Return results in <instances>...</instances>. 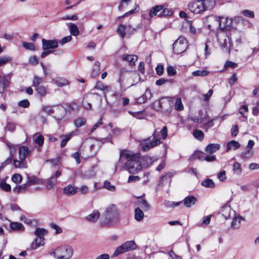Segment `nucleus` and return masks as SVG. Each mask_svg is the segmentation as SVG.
Instances as JSON below:
<instances>
[{
  "instance_id": "nucleus-48",
  "label": "nucleus",
  "mask_w": 259,
  "mask_h": 259,
  "mask_svg": "<svg viewBox=\"0 0 259 259\" xmlns=\"http://www.w3.org/2000/svg\"><path fill=\"white\" fill-rule=\"evenodd\" d=\"M12 61V58L9 56H2L0 57V66H3Z\"/></svg>"
},
{
  "instance_id": "nucleus-32",
  "label": "nucleus",
  "mask_w": 259,
  "mask_h": 259,
  "mask_svg": "<svg viewBox=\"0 0 259 259\" xmlns=\"http://www.w3.org/2000/svg\"><path fill=\"white\" fill-rule=\"evenodd\" d=\"M33 139L35 144L38 145L39 147L43 145L44 143V138L42 135H39L37 136L36 134L34 135Z\"/></svg>"
},
{
  "instance_id": "nucleus-57",
  "label": "nucleus",
  "mask_w": 259,
  "mask_h": 259,
  "mask_svg": "<svg viewBox=\"0 0 259 259\" xmlns=\"http://www.w3.org/2000/svg\"><path fill=\"white\" fill-rule=\"evenodd\" d=\"M131 1V0H121L118 7V10L122 11L124 7L128 5Z\"/></svg>"
},
{
  "instance_id": "nucleus-27",
  "label": "nucleus",
  "mask_w": 259,
  "mask_h": 259,
  "mask_svg": "<svg viewBox=\"0 0 259 259\" xmlns=\"http://www.w3.org/2000/svg\"><path fill=\"white\" fill-rule=\"evenodd\" d=\"M63 191L65 194L73 195L76 194L77 192V188H75L73 185H69L64 188Z\"/></svg>"
},
{
  "instance_id": "nucleus-44",
  "label": "nucleus",
  "mask_w": 259,
  "mask_h": 259,
  "mask_svg": "<svg viewBox=\"0 0 259 259\" xmlns=\"http://www.w3.org/2000/svg\"><path fill=\"white\" fill-rule=\"evenodd\" d=\"M208 74V72L205 70H198L192 72L194 76H205Z\"/></svg>"
},
{
  "instance_id": "nucleus-60",
  "label": "nucleus",
  "mask_w": 259,
  "mask_h": 259,
  "mask_svg": "<svg viewBox=\"0 0 259 259\" xmlns=\"http://www.w3.org/2000/svg\"><path fill=\"white\" fill-rule=\"evenodd\" d=\"M242 14L244 16L248 18H252L254 17V12L252 11L245 10L242 12Z\"/></svg>"
},
{
  "instance_id": "nucleus-17",
  "label": "nucleus",
  "mask_w": 259,
  "mask_h": 259,
  "mask_svg": "<svg viewBox=\"0 0 259 259\" xmlns=\"http://www.w3.org/2000/svg\"><path fill=\"white\" fill-rule=\"evenodd\" d=\"M10 77L8 76H0V92H3L10 82Z\"/></svg>"
},
{
  "instance_id": "nucleus-20",
  "label": "nucleus",
  "mask_w": 259,
  "mask_h": 259,
  "mask_svg": "<svg viewBox=\"0 0 259 259\" xmlns=\"http://www.w3.org/2000/svg\"><path fill=\"white\" fill-rule=\"evenodd\" d=\"M13 164L16 168H26L27 167L26 160L22 159V158H19V160L14 159Z\"/></svg>"
},
{
  "instance_id": "nucleus-7",
  "label": "nucleus",
  "mask_w": 259,
  "mask_h": 259,
  "mask_svg": "<svg viewBox=\"0 0 259 259\" xmlns=\"http://www.w3.org/2000/svg\"><path fill=\"white\" fill-rule=\"evenodd\" d=\"M136 243L133 241H127L116 248L112 254V257L117 256L120 254L135 250L137 248Z\"/></svg>"
},
{
  "instance_id": "nucleus-19",
  "label": "nucleus",
  "mask_w": 259,
  "mask_h": 259,
  "mask_svg": "<svg viewBox=\"0 0 259 259\" xmlns=\"http://www.w3.org/2000/svg\"><path fill=\"white\" fill-rule=\"evenodd\" d=\"M100 212L97 210H95L93 212L85 217V219L91 223H95L99 219Z\"/></svg>"
},
{
  "instance_id": "nucleus-4",
  "label": "nucleus",
  "mask_w": 259,
  "mask_h": 259,
  "mask_svg": "<svg viewBox=\"0 0 259 259\" xmlns=\"http://www.w3.org/2000/svg\"><path fill=\"white\" fill-rule=\"evenodd\" d=\"M105 223L109 226L116 225L119 221V212L114 204L109 205L104 212Z\"/></svg>"
},
{
  "instance_id": "nucleus-6",
  "label": "nucleus",
  "mask_w": 259,
  "mask_h": 259,
  "mask_svg": "<svg viewBox=\"0 0 259 259\" xmlns=\"http://www.w3.org/2000/svg\"><path fill=\"white\" fill-rule=\"evenodd\" d=\"M73 254V248L68 245H65L57 247L52 251L50 254L56 259H70Z\"/></svg>"
},
{
  "instance_id": "nucleus-62",
  "label": "nucleus",
  "mask_w": 259,
  "mask_h": 259,
  "mask_svg": "<svg viewBox=\"0 0 259 259\" xmlns=\"http://www.w3.org/2000/svg\"><path fill=\"white\" fill-rule=\"evenodd\" d=\"M30 103L28 100H23L22 101H20L18 103V105L20 107H23V108H27L29 106Z\"/></svg>"
},
{
  "instance_id": "nucleus-52",
  "label": "nucleus",
  "mask_w": 259,
  "mask_h": 259,
  "mask_svg": "<svg viewBox=\"0 0 259 259\" xmlns=\"http://www.w3.org/2000/svg\"><path fill=\"white\" fill-rule=\"evenodd\" d=\"M22 46L25 49L33 51L35 50V46L32 43H29L27 42H23Z\"/></svg>"
},
{
  "instance_id": "nucleus-54",
  "label": "nucleus",
  "mask_w": 259,
  "mask_h": 259,
  "mask_svg": "<svg viewBox=\"0 0 259 259\" xmlns=\"http://www.w3.org/2000/svg\"><path fill=\"white\" fill-rule=\"evenodd\" d=\"M42 109L45 113L49 115H51L55 113L54 109H53L52 107L50 106H43Z\"/></svg>"
},
{
  "instance_id": "nucleus-29",
  "label": "nucleus",
  "mask_w": 259,
  "mask_h": 259,
  "mask_svg": "<svg viewBox=\"0 0 259 259\" xmlns=\"http://www.w3.org/2000/svg\"><path fill=\"white\" fill-rule=\"evenodd\" d=\"M28 185L27 183L20 185V186H17L15 188H13V191L14 193H24L26 192Z\"/></svg>"
},
{
  "instance_id": "nucleus-59",
  "label": "nucleus",
  "mask_w": 259,
  "mask_h": 259,
  "mask_svg": "<svg viewBox=\"0 0 259 259\" xmlns=\"http://www.w3.org/2000/svg\"><path fill=\"white\" fill-rule=\"evenodd\" d=\"M69 110L71 111H77L79 109V106L75 102H72L68 105Z\"/></svg>"
},
{
  "instance_id": "nucleus-46",
  "label": "nucleus",
  "mask_w": 259,
  "mask_h": 259,
  "mask_svg": "<svg viewBox=\"0 0 259 259\" xmlns=\"http://www.w3.org/2000/svg\"><path fill=\"white\" fill-rule=\"evenodd\" d=\"M175 106V109L177 110H182L183 109V105L181 99L180 98H177L176 99Z\"/></svg>"
},
{
  "instance_id": "nucleus-55",
  "label": "nucleus",
  "mask_w": 259,
  "mask_h": 259,
  "mask_svg": "<svg viewBox=\"0 0 259 259\" xmlns=\"http://www.w3.org/2000/svg\"><path fill=\"white\" fill-rule=\"evenodd\" d=\"M22 178L21 175L18 174H14L12 177V181L15 183H18L21 182Z\"/></svg>"
},
{
  "instance_id": "nucleus-39",
  "label": "nucleus",
  "mask_w": 259,
  "mask_h": 259,
  "mask_svg": "<svg viewBox=\"0 0 259 259\" xmlns=\"http://www.w3.org/2000/svg\"><path fill=\"white\" fill-rule=\"evenodd\" d=\"M37 93L41 97L45 96L47 94V89L44 85L39 86L35 89Z\"/></svg>"
},
{
  "instance_id": "nucleus-53",
  "label": "nucleus",
  "mask_w": 259,
  "mask_h": 259,
  "mask_svg": "<svg viewBox=\"0 0 259 259\" xmlns=\"http://www.w3.org/2000/svg\"><path fill=\"white\" fill-rule=\"evenodd\" d=\"M104 187L110 191H114L115 190V187L112 185L110 182L107 181L104 182Z\"/></svg>"
},
{
  "instance_id": "nucleus-15",
  "label": "nucleus",
  "mask_w": 259,
  "mask_h": 259,
  "mask_svg": "<svg viewBox=\"0 0 259 259\" xmlns=\"http://www.w3.org/2000/svg\"><path fill=\"white\" fill-rule=\"evenodd\" d=\"M121 58L122 60L128 62L131 66H133L135 65V62L137 60L138 57L134 55L124 54L121 57Z\"/></svg>"
},
{
  "instance_id": "nucleus-10",
  "label": "nucleus",
  "mask_w": 259,
  "mask_h": 259,
  "mask_svg": "<svg viewBox=\"0 0 259 259\" xmlns=\"http://www.w3.org/2000/svg\"><path fill=\"white\" fill-rule=\"evenodd\" d=\"M117 82L121 89H124L133 85V84H130L128 83L127 71L123 69L120 70L119 76Z\"/></svg>"
},
{
  "instance_id": "nucleus-28",
  "label": "nucleus",
  "mask_w": 259,
  "mask_h": 259,
  "mask_svg": "<svg viewBox=\"0 0 259 259\" xmlns=\"http://www.w3.org/2000/svg\"><path fill=\"white\" fill-rule=\"evenodd\" d=\"M67 25L69 26L71 34L74 36H77L79 34V29L76 24L72 23H69L67 24Z\"/></svg>"
},
{
  "instance_id": "nucleus-8",
  "label": "nucleus",
  "mask_w": 259,
  "mask_h": 259,
  "mask_svg": "<svg viewBox=\"0 0 259 259\" xmlns=\"http://www.w3.org/2000/svg\"><path fill=\"white\" fill-rule=\"evenodd\" d=\"M217 37L219 43L222 49L225 52L229 53L231 50V38L224 32H218Z\"/></svg>"
},
{
  "instance_id": "nucleus-30",
  "label": "nucleus",
  "mask_w": 259,
  "mask_h": 259,
  "mask_svg": "<svg viewBox=\"0 0 259 259\" xmlns=\"http://www.w3.org/2000/svg\"><path fill=\"white\" fill-rule=\"evenodd\" d=\"M232 170L234 174L237 176L240 175L242 171L241 164L237 162H234Z\"/></svg>"
},
{
  "instance_id": "nucleus-50",
  "label": "nucleus",
  "mask_w": 259,
  "mask_h": 259,
  "mask_svg": "<svg viewBox=\"0 0 259 259\" xmlns=\"http://www.w3.org/2000/svg\"><path fill=\"white\" fill-rule=\"evenodd\" d=\"M47 231L44 229L37 228L35 231V235L38 237H44Z\"/></svg>"
},
{
  "instance_id": "nucleus-56",
  "label": "nucleus",
  "mask_w": 259,
  "mask_h": 259,
  "mask_svg": "<svg viewBox=\"0 0 259 259\" xmlns=\"http://www.w3.org/2000/svg\"><path fill=\"white\" fill-rule=\"evenodd\" d=\"M217 177L220 181H221V182L225 181L227 179V177L226 176L225 170H222L221 172L218 173L217 174Z\"/></svg>"
},
{
  "instance_id": "nucleus-43",
  "label": "nucleus",
  "mask_w": 259,
  "mask_h": 259,
  "mask_svg": "<svg viewBox=\"0 0 259 259\" xmlns=\"http://www.w3.org/2000/svg\"><path fill=\"white\" fill-rule=\"evenodd\" d=\"M86 120L82 117L78 118L74 120V123L76 127H80L85 124Z\"/></svg>"
},
{
  "instance_id": "nucleus-64",
  "label": "nucleus",
  "mask_w": 259,
  "mask_h": 259,
  "mask_svg": "<svg viewBox=\"0 0 259 259\" xmlns=\"http://www.w3.org/2000/svg\"><path fill=\"white\" fill-rule=\"evenodd\" d=\"M155 70H156L157 74L160 76L163 73V71H164L163 66L162 65L159 64L156 67Z\"/></svg>"
},
{
  "instance_id": "nucleus-18",
  "label": "nucleus",
  "mask_w": 259,
  "mask_h": 259,
  "mask_svg": "<svg viewBox=\"0 0 259 259\" xmlns=\"http://www.w3.org/2000/svg\"><path fill=\"white\" fill-rule=\"evenodd\" d=\"M30 152L31 150H30L27 146H21L19 149V158H22V159L26 160V158L29 155Z\"/></svg>"
},
{
  "instance_id": "nucleus-51",
  "label": "nucleus",
  "mask_w": 259,
  "mask_h": 259,
  "mask_svg": "<svg viewBox=\"0 0 259 259\" xmlns=\"http://www.w3.org/2000/svg\"><path fill=\"white\" fill-rule=\"evenodd\" d=\"M0 188L6 192H10L11 190V186L5 182H2L0 183Z\"/></svg>"
},
{
  "instance_id": "nucleus-5",
  "label": "nucleus",
  "mask_w": 259,
  "mask_h": 259,
  "mask_svg": "<svg viewBox=\"0 0 259 259\" xmlns=\"http://www.w3.org/2000/svg\"><path fill=\"white\" fill-rule=\"evenodd\" d=\"M160 144L159 132L156 130L151 136L141 141V149L143 151L146 152Z\"/></svg>"
},
{
  "instance_id": "nucleus-58",
  "label": "nucleus",
  "mask_w": 259,
  "mask_h": 259,
  "mask_svg": "<svg viewBox=\"0 0 259 259\" xmlns=\"http://www.w3.org/2000/svg\"><path fill=\"white\" fill-rule=\"evenodd\" d=\"M238 66V64L236 63L233 62L232 61H227L226 62L224 67L225 68H231L232 69L235 68Z\"/></svg>"
},
{
  "instance_id": "nucleus-35",
  "label": "nucleus",
  "mask_w": 259,
  "mask_h": 259,
  "mask_svg": "<svg viewBox=\"0 0 259 259\" xmlns=\"http://www.w3.org/2000/svg\"><path fill=\"white\" fill-rule=\"evenodd\" d=\"M95 66L96 68L93 69L91 73V76L92 77H95L99 75L100 71V63L97 61L95 63Z\"/></svg>"
},
{
  "instance_id": "nucleus-13",
  "label": "nucleus",
  "mask_w": 259,
  "mask_h": 259,
  "mask_svg": "<svg viewBox=\"0 0 259 259\" xmlns=\"http://www.w3.org/2000/svg\"><path fill=\"white\" fill-rule=\"evenodd\" d=\"M162 9H163V5H156L153 7L149 10V17L152 18L156 16L160 18Z\"/></svg>"
},
{
  "instance_id": "nucleus-61",
  "label": "nucleus",
  "mask_w": 259,
  "mask_h": 259,
  "mask_svg": "<svg viewBox=\"0 0 259 259\" xmlns=\"http://www.w3.org/2000/svg\"><path fill=\"white\" fill-rule=\"evenodd\" d=\"M77 16L76 15H73L71 16L66 15L61 18V20H71L75 21L77 20Z\"/></svg>"
},
{
  "instance_id": "nucleus-12",
  "label": "nucleus",
  "mask_w": 259,
  "mask_h": 259,
  "mask_svg": "<svg viewBox=\"0 0 259 259\" xmlns=\"http://www.w3.org/2000/svg\"><path fill=\"white\" fill-rule=\"evenodd\" d=\"M221 213L225 219H228L231 217V214L234 215L235 213V211L232 210L230 206L226 204L221 208Z\"/></svg>"
},
{
  "instance_id": "nucleus-2",
  "label": "nucleus",
  "mask_w": 259,
  "mask_h": 259,
  "mask_svg": "<svg viewBox=\"0 0 259 259\" xmlns=\"http://www.w3.org/2000/svg\"><path fill=\"white\" fill-rule=\"evenodd\" d=\"M215 6V0H193L188 4V9L194 14H203L212 10Z\"/></svg>"
},
{
  "instance_id": "nucleus-31",
  "label": "nucleus",
  "mask_w": 259,
  "mask_h": 259,
  "mask_svg": "<svg viewBox=\"0 0 259 259\" xmlns=\"http://www.w3.org/2000/svg\"><path fill=\"white\" fill-rule=\"evenodd\" d=\"M201 184L202 186L206 188H213L215 187V183L212 180L208 178L203 180L201 183Z\"/></svg>"
},
{
  "instance_id": "nucleus-21",
  "label": "nucleus",
  "mask_w": 259,
  "mask_h": 259,
  "mask_svg": "<svg viewBox=\"0 0 259 259\" xmlns=\"http://www.w3.org/2000/svg\"><path fill=\"white\" fill-rule=\"evenodd\" d=\"M152 96L151 91L149 89H146L144 94L138 99V102L139 103H145L150 100Z\"/></svg>"
},
{
  "instance_id": "nucleus-37",
  "label": "nucleus",
  "mask_w": 259,
  "mask_h": 259,
  "mask_svg": "<svg viewBox=\"0 0 259 259\" xmlns=\"http://www.w3.org/2000/svg\"><path fill=\"white\" fill-rule=\"evenodd\" d=\"M138 204L144 211H147L150 208V206L145 199H141L138 201Z\"/></svg>"
},
{
  "instance_id": "nucleus-42",
  "label": "nucleus",
  "mask_w": 259,
  "mask_h": 259,
  "mask_svg": "<svg viewBox=\"0 0 259 259\" xmlns=\"http://www.w3.org/2000/svg\"><path fill=\"white\" fill-rule=\"evenodd\" d=\"M14 154V153L13 152L12 150H10V156L3 163H2L1 166V169L5 167L6 165L11 163Z\"/></svg>"
},
{
  "instance_id": "nucleus-1",
  "label": "nucleus",
  "mask_w": 259,
  "mask_h": 259,
  "mask_svg": "<svg viewBox=\"0 0 259 259\" xmlns=\"http://www.w3.org/2000/svg\"><path fill=\"white\" fill-rule=\"evenodd\" d=\"M148 160L152 163L154 161L149 156L142 157L139 153H134L133 151L122 150L120 152L119 161L116 168L121 166L130 174H135L140 171L149 164Z\"/></svg>"
},
{
  "instance_id": "nucleus-40",
  "label": "nucleus",
  "mask_w": 259,
  "mask_h": 259,
  "mask_svg": "<svg viewBox=\"0 0 259 259\" xmlns=\"http://www.w3.org/2000/svg\"><path fill=\"white\" fill-rule=\"evenodd\" d=\"M42 82L43 79L42 78L35 75L34 76L32 80V86L35 89L39 86H41V85L40 84Z\"/></svg>"
},
{
  "instance_id": "nucleus-49",
  "label": "nucleus",
  "mask_w": 259,
  "mask_h": 259,
  "mask_svg": "<svg viewBox=\"0 0 259 259\" xmlns=\"http://www.w3.org/2000/svg\"><path fill=\"white\" fill-rule=\"evenodd\" d=\"M246 151L241 153V157L243 158L247 159L251 157L253 154V151L250 149H246Z\"/></svg>"
},
{
  "instance_id": "nucleus-25",
  "label": "nucleus",
  "mask_w": 259,
  "mask_h": 259,
  "mask_svg": "<svg viewBox=\"0 0 259 259\" xmlns=\"http://www.w3.org/2000/svg\"><path fill=\"white\" fill-rule=\"evenodd\" d=\"M27 184L28 186L41 184V181L35 176H29L27 177Z\"/></svg>"
},
{
  "instance_id": "nucleus-34",
  "label": "nucleus",
  "mask_w": 259,
  "mask_h": 259,
  "mask_svg": "<svg viewBox=\"0 0 259 259\" xmlns=\"http://www.w3.org/2000/svg\"><path fill=\"white\" fill-rule=\"evenodd\" d=\"M10 228L14 231L24 230V228L22 224L18 222H12L10 224Z\"/></svg>"
},
{
  "instance_id": "nucleus-63",
  "label": "nucleus",
  "mask_w": 259,
  "mask_h": 259,
  "mask_svg": "<svg viewBox=\"0 0 259 259\" xmlns=\"http://www.w3.org/2000/svg\"><path fill=\"white\" fill-rule=\"evenodd\" d=\"M167 74L169 76H172L176 74V70L172 66H168L167 68Z\"/></svg>"
},
{
  "instance_id": "nucleus-33",
  "label": "nucleus",
  "mask_w": 259,
  "mask_h": 259,
  "mask_svg": "<svg viewBox=\"0 0 259 259\" xmlns=\"http://www.w3.org/2000/svg\"><path fill=\"white\" fill-rule=\"evenodd\" d=\"M144 215V213L141 209L136 208L135 209V219L136 221H141L143 219Z\"/></svg>"
},
{
  "instance_id": "nucleus-24",
  "label": "nucleus",
  "mask_w": 259,
  "mask_h": 259,
  "mask_svg": "<svg viewBox=\"0 0 259 259\" xmlns=\"http://www.w3.org/2000/svg\"><path fill=\"white\" fill-rule=\"evenodd\" d=\"M243 220V218L241 216L234 217L231 223V228L234 229H239L240 227L241 222Z\"/></svg>"
},
{
  "instance_id": "nucleus-14",
  "label": "nucleus",
  "mask_w": 259,
  "mask_h": 259,
  "mask_svg": "<svg viewBox=\"0 0 259 259\" xmlns=\"http://www.w3.org/2000/svg\"><path fill=\"white\" fill-rule=\"evenodd\" d=\"M197 201V200L195 197L193 196H188L186 197L181 202H183L186 207L189 208L194 205Z\"/></svg>"
},
{
  "instance_id": "nucleus-38",
  "label": "nucleus",
  "mask_w": 259,
  "mask_h": 259,
  "mask_svg": "<svg viewBox=\"0 0 259 259\" xmlns=\"http://www.w3.org/2000/svg\"><path fill=\"white\" fill-rule=\"evenodd\" d=\"M57 179H55L52 176L47 180V187L48 189H51L57 183Z\"/></svg>"
},
{
  "instance_id": "nucleus-47",
  "label": "nucleus",
  "mask_w": 259,
  "mask_h": 259,
  "mask_svg": "<svg viewBox=\"0 0 259 259\" xmlns=\"http://www.w3.org/2000/svg\"><path fill=\"white\" fill-rule=\"evenodd\" d=\"M35 243L36 247H33V249H35L37 247H40V246H42L44 244V237H36L35 239Z\"/></svg>"
},
{
  "instance_id": "nucleus-11",
  "label": "nucleus",
  "mask_w": 259,
  "mask_h": 259,
  "mask_svg": "<svg viewBox=\"0 0 259 259\" xmlns=\"http://www.w3.org/2000/svg\"><path fill=\"white\" fill-rule=\"evenodd\" d=\"M41 41L42 48L44 50L56 49L58 47V42L56 39L47 40L43 38Z\"/></svg>"
},
{
  "instance_id": "nucleus-41",
  "label": "nucleus",
  "mask_w": 259,
  "mask_h": 259,
  "mask_svg": "<svg viewBox=\"0 0 259 259\" xmlns=\"http://www.w3.org/2000/svg\"><path fill=\"white\" fill-rule=\"evenodd\" d=\"M193 135L196 139H197L200 141H201L203 139L204 134H203V132L201 131V130H194V131L193 132Z\"/></svg>"
},
{
  "instance_id": "nucleus-16",
  "label": "nucleus",
  "mask_w": 259,
  "mask_h": 259,
  "mask_svg": "<svg viewBox=\"0 0 259 259\" xmlns=\"http://www.w3.org/2000/svg\"><path fill=\"white\" fill-rule=\"evenodd\" d=\"M55 112H56L55 118L58 120H61L65 113V109L62 106H57L55 107Z\"/></svg>"
},
{
  "instance_id": "nucleus-26",
  "label": "nucleus",
  "mask_w": 259,
  "mask_h": 259,
  "mask_svg": "<svg viewBox=\"0 0 259 259\" xmlns=\"http://www.w3.org/2000/svg\"><path fill=\"white\" fill-rule=\"evenodd\" d=\"M240 147V144L237 141L232 140L229 142L227 145L226 152H228L230 150H236L239 148Z\"/></svg>"
},
{
  "instance_id": "nucleus-9",
  "label": "nucleus",
  "mask_w": 259,
  "mask_h": 259,
  "mask_svg": "<svg viewBox=\"0 0 259 259\" xmlns=\"http://www.w3.org/2000/svg\"><path fill=\"white\" fill-rule=\"evenodd\" d=\"M187 41L183 36H180L172 45L173 51L175 54H180L187 48Z\"/></svg>"
},
{
  "instance_id": "nucleus-23",
  "label": "nucleus",
  "mask_w": 259,
  "mask_h": 259,
  "mask_svg": "<svg viewBox=\"0 0 259 259\" xmlns=\"http://www.w3.org/2000/svg\"><path fill=\"white\" fill-rule=\"evenodd\" d=\"M130 28H131L130 25L126 26L123 24H120L116 29V32L120 35L121 38H123L126 35V30Z\"/></svg>"
},
{
  "instance_id": "nucleus-45",
  "label": "nucleus",
  "mask_w": 259,
  "mask_h": 259,
  "mask_svg": "<svg viewBox=\"0 0 259 259\" xmlns=\"http://www.w3.org/2000/svg\"><path fill=\"white\" fill-rule=\"evenodd\" d=\"M54 82L59 87H62L69 84L68 81L64 78L56 80L54 81Z\"/></svg>"
},
{
  "instance_id": "nucleus-3",
  "label": "nucleus",
  "mask_w": 259,
  "mask_h": 259,
  "mask_svg": "<svg viewBox=\"0 0 259 259\" xmlns=\"http://www.w3.org/2000/svg\"><path fill=\"white\" fill-rule=\"evenodd\" d=\"M208 19L214 22L219 26L221 32L231 31L233 28V19L228 17L210 16Z\"/></svg>"
},
{
  "instance_id": "nucleus-22",
  "label": "nucleus",
  "mask_w": 259,
  "mask_h": 259,
  "mask_svg": "<svg viewBox=\"0 0 259 259\" xmlns=\"http://www.w3.org/2000/svg\"><path fill=\"white\" fill-rule=\"evenodd\" d=\"M220 148V145L219 144H209L205 148V151L209 154H212Z\"/></svg>"
},
{
  "instance_id": "nucleus-36",
  "label": "nucleus",
  "mask_w": 259,
  "mask_h": 259,
  "mask_svg": "<svg viewBox=\"0 0 259 259\" xmlns=\"http://www.w3.org/2000/svg\"><path fill=\"white\" fill-rule=\"evenodd\" d=\"M173 12L171 9L164 8L163 6V9L161 10L160 18L171 16Z\"/></svg>"
}]
</instances>
